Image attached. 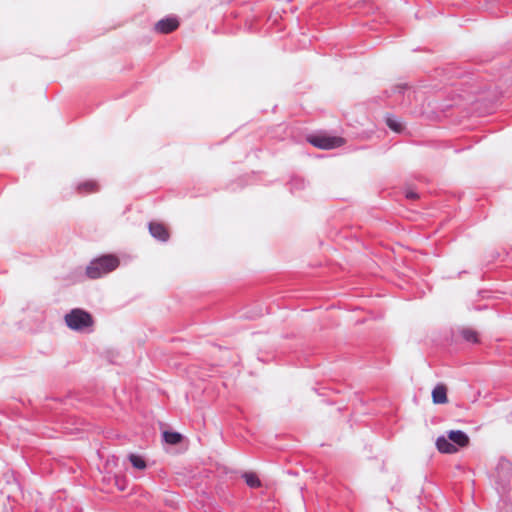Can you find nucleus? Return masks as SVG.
Listing matches in <instances>:
<instances>
[{
	"instance_id": "8",
	"label": "nucleus",
	"mask_w": 512,
	"mask_h": 512,
	"mask_svg": "<svg viewBox=\"0 0 512 512\" xmlns=\"http://www.w3.org/2000/svg\"><path fill=\"white\" fill-rule=\"evenodd\" d=\"M461 337L470 343H478L479 342V336L476 330L472 328H462L460 330Z\"/></svg>"
},
{
	"instance_id": "13",
	"label": "nucleus",
	"mask_w": 512,
	"mask_h": 512,
	"mask_svg": "<svg viewBox=\"0 0 512 512\" xmlns=\"http://www.w3.org/2000/svg\"><path fill=\"white\" fill-rule=\"evenodd\" d=\"M386 124L391 130H393L397 133H399L403 130V125L397 118H394L391 116L387 117Z\"/></svg>"
},
{
	"instance_id": "7",
	"label": "nucleus",
	"mask_w": 512,
	"mask_h": 512,
	"mask_svg": "<svg viewBox=\"0 0 512 512\" xmlns=\"http://www.w3.org/2000/svg\"><path fill=\"white\" fill-rule=\"evenodd\" d=\"M432 400L434 404L447 403V387L443 384L437 385L432 391Z\"/></svg>"
},
{
	"instance_id": "14",
	"label": "nucleus",
	"mask_w": 512,
	"mask_h": 512,
	"mask_svg": "<svg viewBox=\"0 0 512 512\" xmlns=\"http://www.w3.org/2000/svg\"><path fill=\"white\" fill-rule=\"evenodd\" d=\"M406 197H407L408 199L415 200V199H417V198H418V194H417L416 192H414V191H407V192H406Z\"/></svg>"
},
{
	"instance_id": "9",
	"label": "nucleus",
	"mask_w": 512,
	"mask_h": 512,
	"mask_svg": "<svg viewBox=\"0 0 512 512\" xmlns=\"http://www.w3.org/2000/svg\"><path fill=\"white\" fill-rule=\"evenodd\" d=\"M243 478L246 482V484L250 488H258L261 486V481L256 473L254 472H246L243 474Z\"/></svg>"
},
{
	"instance_id": "12",
	"label": "nucleus",
	"mask_w": 512,
	"mask_h": 512,
	"mask_svg": "<svg viewBox=\"0 0 512 512\" xmlns=\"http://www.w3.org/2000/svg\"><path fill=\"white\" fill-rule=\"evenodd\" d=\"M80 193H93L98 191V185L94 181H86L78 186Z\"/></svg>"
},
{
	"instance_id": "10",
	"label": "nucleus",
	"mask_w": 512,
	"mask_h": 512,
	"mask_svg": "<svg viewBox=\"0 0 512 512\" xmlns=\"http://www.w3.org/2000/svg\"><path fill=\"white\" fill-rule=\"evenodd\" d=\"M163 438L166 443L171 444V445H176L182 441L183 437L178 432L165 431L163 433Z\"/></svg>"
},
{
	"instance_id": "4",
	"label": "nucleus",
	"mask_w": 512,
	"mask_h": 512,
	"mask_svg": "<svg viewBox=\"0 0 512 512\" xmlns=\"http://www.w3.org/2000/svg\"><path fill=\"white\" fill-rule=\"evenodd\" d=\"M309 143L319 149H334L344 144V139L341 137L328 136V135H314L308 138Z\"/></svg>"
},
{
	"instance_id": "11",
	"label": "nucleus",
	"mask_w": 512,
	"mask_h": 512,
	"mask_svg": "<svg viewBox=\"0 0 512 512\" xmlns=\"http://www.w3.org/2000/svg\"><path fill=\"white\" fill-rule=\"evenodd\" d=\"M128 458L132 466L138 470H144L147 467L146 461L139 455L130 454Z\"/></svg>"
},
{
	"instance_id": "3",
	"label": "nucleus",
	"mask_w": 512,
	"mask_h": 512,
	"mask_svg": "<svg viewBox=\"0 0 512 512\" xmlns=\"http://www.w3.org/2000/svg\"><path fill=\"white\" fill-rule=\"evenodd\" d=\"M65 323L72 330H83L92 327L94 320L88 312L76 308L65 315Z\"/></svg>"
},
{
	"instance_id": "1",
	"label": "nucleus",
	"mask_w": 512,
	"mask_h": 512,
	"mask_svg": "<svg viewBox=\"0 0 512 512\" xmlns=\"http://www.w3.org/2000/svg\"><path fill=\"white\" fill-rule=\"evenodd\" d=\"M470 444L469 436L461 430H451L447 437L441 436L436 440V447L441 453L454 454L459 448L467 447Z\"/></svg>"
},
{
	"instance_id": "2",
	"label": "nucleus",
	"mask_w": 512,
	"mask_h": 512,
	"mask_svg": "<svg viewBox=\"0 0 512 512\" xmlns=\"http://www.w3.org/2000/svg\"><path fill=\"white\" fill-rule=\"evenodd\" d=\"M119 265V260L113 255H105L92 261L86 268V274L91 279H97L113 270Z\"/></svg>"
},
{
	"instance_id": "5",
	"label": "nucleus",
	"mask_w": 512,
	"mask_h": 512,
	"mask_svg": "<svg viewBox=\"0 0 512 512\" xmlns=\"http://www.w3.org/2000/svg\"><path fill=\"white\" fill-rule=\"evenodd\" d=\"M179 27L176 17H167L155 23L154 30L160 34H169Z\"/></svg>"
},
{
	"instance_id": "6",
	"label": "nucleus",
	"mask_w": 512,
	"mask_h": 512,
	"mask_svg": "<svg viewBox=\"0 0 512 512\" xmlns=\"http://www.w3.org/2000/svg\"><path fill=\"white\" fill-rule=\"evenodd\" d=\"M149 231L153 237L161 241H166L169 238V232L162 223L151 222L149 224Z\"/></svg>"
}]
</instances>
